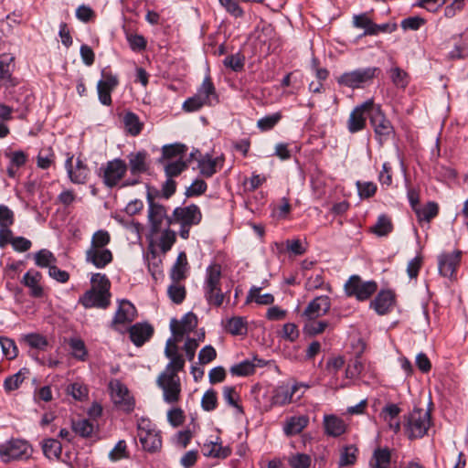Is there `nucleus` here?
<instances>
[{
	"mask_svg": "<svg viewBox=\"0 0 468 468\" xmlns=\"http://www.w3.org/2000/svg\"><path fill=\"white\" fill-rule=\"evenodd\" d=\"M221 266L217 263L210 264L206 269L203 282V292L209 305L219 307L222 305L226 293L221 289Z\"/></svg>",
	"mask_w": 468,
	"mask_h": 468,
	"instance_id": "f257e3e1",
	"label": "nucleus"
},
{
	"mask_svg": "<svg viewBox=\"0 0 468 468\" xmlns=\"http://www.w3.org/2000/svg\"><path fill=\"white\" fill-rule=\"evenodd\" d=\"M213 101L218 102V99L210 77L207 76L197 89V93L184 101L182 109L186 112H195L204 106H211Z\"/></svg>",
	"mask_w": 468,
	"mask_h": 468,
	"instance_id": "f03ea898",
	"label": "nucleus"
},
{
	"mask_svg": "<svg viewBox=\"0 0 468 468\" xmlns=\"http://www.w3.org/2000/svg\"><path fill=\"white\" fill-rule=\"evenodd\" d=\"M404 429L410 440L424 437L431 426V417L429 410L420 408H414L412 411L405 416Z\"/></svg>",
	"mask_w": 468,
	"mask_h": 468,
	"instance_id": "7ed1b4c3",
	"label": "nucleus"
},
{
	"mask_svg": "<svg viewBox=\"0 0 468 468\" xmlns=\"http://www.w3.org/2000/svg\"><path fill=\"white\" fill-rule=\"evenodd\" d=\"M128 166L124 160L114 158L102 165L98 171L99 177L108 188H113L120 184L127 172Z\"/></svg>",
	"mask_w": 468,
	"mask_h": 468,
	"instance_id": "20e7f679",
	"label": "nucleus"
},
{
	"mask_svg": "<svg viewBox=\"0 0 468 468\" xmlns=\"http://www.w3.org/2000/svg\"><path fill=\"white\" fill-rule=\"evenodd\" d=\"M31 452L29 443L21 439L12 438L0 444V459L5 463L27 459Z\"/></svg>",
	"mask_w": 468,
	"mask_h": 468,
	"instance_id": "39448f33",
	"label": "nucleus"
},
{
	"mask_svg": "<svg viewBox=\"0 0 468 468\" xmlns=\"http://www.w3.org/2000/svg\"><path fill=\"white\" fill-rule=\"evenodd\" d=\"M378 290L375 281H363L359 275L354 274L345 283L346 294L358 301L369 299Z\"/></svg>",
	"mask_w": 468,
	"mask_h": 468,
	"instance_id": "423d86ee",
	"label": "nucleus"
},
{
	"mask_svg": "<svg viewBox=\"0 0 468 468\" xmlns=\"http://www.w3.org/2000/svg\"><path fill=\"white\" fill-rule=\"evenodd\" d=\"M146 200L148 204L147 217L150 223V232L152 235H156L161 231L164 222H165L166 227H169L168 220L171 219V216L167 215L165 206L154 201V195L150 188H148L146 193Z\"/></svg>",
	"mask_w": 468,
	"mask_h": 468,
	"instance_id": "0eeeda50",
	"label": "nucleus"
},
{
	"mask_svg": "<svg viewBox=\"0 0 468 468\" xmlns=\"http://www.w3.org/2000/svg\"><path fill=\"white\" fill-rule=\"evenodd\" d=\"M378 72H379V69L377 67L356 69L343 73L338 77L337 82L341 86H346L353 90L360 89L364 87V84L372 80Z\"/></svg>",
	"mask_w": 468,
	"mask_h": 468,
	"instance_id": "6e6552de",
	"label": "nucleus"
},
{
	"mask_svg": "<svg viewBox=\"0 0 468 468\" xmlns=\"http://www.w3.org/2000/svg\"><path fill=\"white\" fill-rule=\"evenodd\" d=\"M370 124L374 129V133L379 144L382 145L390 135L394 133V127L391 122L386 117L381 110V106L373 102L370 111Z\"/></svg>",
	"mask_w": 468,
	"mask_h": 468,
	"instance_id": "1a4fd4ad",
	"label": "nucleus"
},
{
	"mask_svg": "<svg viewBox=\"0 0 468 468\" xmlns=\"http://www.w3.org/2000/svg\"><path fill=\"white\" fill-rule=\"evenodd\" d=\"M137 436L144 451L155 452L162 447L159 432L152 428L151 422L142 419L137 424Z\"/></svg>",
	"mask_w": 468,
	"mask_h": 468,
	"instance_id": "9d476101",
	"label": "nucleus"
},
{
	"mask_svg": "<svg viewBox=\"0 0 468 468\" xmlns=\"http://www.w3.org/2000/svg\"><path fill=\"white\" fill-rule=\"evenodd\" d=\"M109 389L114 405L121 410L130 413L134 410L135 401L130 395L127 387L118 379H112L109 383Z\"/></svg>",
	"mask_w": 468,
	"mask_h": 468,
	"instance_id": "9b49d317",
	"label": "nucleus"
},
{
	"mask_svg": "<svg viewBox=\"0 0 468 468\" xmlns=\"http://www.w3.org/2000/svg\"><path fill=\"white\" fill-rule=\"evenodd\" d=\"M157 386L163 390L164 401L167 404L176 403L180 399L181 383L178 375L160 374L156 379Z\"/></svg>",
	"mask_w": 468,
	"mask_h": 468,
	"instance_id": "f8f14e48",
	"label": "nucleus"
},
{
	"mask_svg": "<svg viewBox=\"0 0 468 468\" xmlns=\"http://www.w3.org/2000/svg\"><path fill=\"white\" fill-rule=\"evenodd\" d=\"M201 219L202 214L199 207L195 204H191L184 207H176L171 216V219L168 220V226L176 223L195 226L199 224Z\"/></svg>",
	"mask_w": 468,
	"mask_h": 468,
	"instance_id": "ddd939ff",
	"label": "nucleus"
},
{
	"mask_svg": "<svg viewBox=\"0 0 468 468\" xmlns=\"http://www.w3.org/2000/svg\"><path fill=\"white\" fill-rule=\"evenodd\" d=\"M373 101L372 99H369L355 107L351 112L347 121V129L351 133H356L365 128L367 117L370 119Z\"/></svg>",
	"mask_w": 468,
	"mask_h": 468,
	"instance_id": "4468645a",
	"label": "nucleus"
},
{
	"mask_svg": "<svg viewBox=\"0 0 468 468\" xmlns=\"http://www.w3.org/2000/svg\"><path fill=\"white\" fill-rule=\"evenodd\" d=\"M462 250L442 252L438 256V270L441 276L452 279L461 262Z\"/></svg>",
	"mask_w": 468,
	"mask_h": 468,
	"instance_id": "2eb2a0df",
	"label": "nucleus"
},
{
	"mask_svg": "<svg viewBox=\"0 0 468 468\" xmlns=\"http://www.w3.org/2000/svg\"><path fill=\"white\" fill-rule=\"evenodd\" d=\"M79 303L86 309H106L111 303V293L98 292L96 289H90L80 297Z\"/></svg>",
	"mask_w": 468,
	"mask_h": 468,
	"instance_id": "dca6fc26",
	"label": "nucleus"
},
{
	"mask_svg": "<svg viewBox=\"0 0 468 468\" xmlns=\"http://www.w3.org/2000/svg\"><path fill=\"white\" fill-rule=\"evenodd\" d=\"M197 325V318L195 314H186L180 321L173 318L170 322V330L176 340L181 339L186 334L193 331Z\"/></svg>",
	"mask_w": 468,
	"mask_h": 468,
	"instance_id": "f3484780",
	"label": "nucleus"
},
{
	"mask_svg": "<svg viewBox=\"0 0 468 468\" xmlns=\"http://www.w3.org/2000/svg\"><path fill=\"white\" fill-rule=\"evenodd\" d=\"M331 307V300L326 295H320L311 301L303 313L307 320H314L324 315Z\"/></svg>",
	"mask_w": 468,
	"mask_h": 468,
	"instance_id": "a211bd4d",
	"label": "nucleus"
},
{
	"mask_svg": "<svg viewBox=\"0 0 468 468\" xmlns=\"http://www.w3.org/2000/svg\"><path fill=\"white\" fill-rule=\"evenodd\" d=\"M223 155L213 158L209 154H199V157L197 158V167L200 174L207 178L217 173L218 166L221 167L223 165Z\"/></svg>",
	"mask_w": 468,
	"mask_h": 468,
	"instance_id": "6ab92c4d",
	"label": "nucleus"
},
{
	"mask_svg": "<svg viewBox=\"0 0 468 468\" xmlns=\"http://www.w3.org/2000/svg\"><path fill=\"white\" fill-rule=\"evenodd\" d=\"M395 303V295L390 290H381L370 303V308L379 315L388 314Z\"/></svg>",
	"mask_w": 468,
	"mask_h": 468,
	"instance_id": "aec40b11",
	"label": "nucleus"
},
{
	"mask_svg": "<svg viewBox=\"0 0 468 468\" xmlns=\"http://www.w3.org/2000/svg\"><path fill=\"white\" fill-rule=\"evenodd\" d=\"M154 331V327L146 322L136 323L129 329L130 339L136 346H142L153 336Z\"/></svg>",
	"mask_w": 468,
	"mask_h": 468,
	"instance_id": "412c9836",
	"label": "nucleus"
},
{
	"mask_svg": "<svg viewBox=\"0 0 468 468\" xmlns=\"http://www.w3.org/2000/svg\"><path fill=\"white\" fill-rule=\"evenodd\" d=\"M136 314V308L130 301L121 300L115 315L112 321V325L131 323L135 319Z\"/></svg>",
	"mask_w": 468,
	"mask_h": 468,
	"instance_id": "4be33fe9",
	"label": "nucleus"
},
{
	"mask_svg": "<svg viewBox=\"0 0 468 468\" xmlns=\"http://www.w3.org/2000/svg\"><path fill=\"white\" fill-rule=\"evenodd\" d=\"M113 260L112 252L110 250H87L85 252V261L97 269H103Z\"/></svg>",
	"mask_w": 468,
	"mask_h": 468,
	"instance_id": "5701e85b",
	"label": "nucleus"
},
{
	"mask_svg": "<svg viewBox=\"0 0 468 468\" xmlns=\"http://www.w3.org/2000/svg\"><path fill=\"white\" fill-rule=\"evenodd\" d=\"M147 157L148 154L144 150L131 153L128 155L129 169L132 176H139L148 171L149 164L147 163Z\"/></svg>",
	"mask_w": 468,
	"mask_h": 468,
	"instance_id": "b1692460",
	"label": "nucleus"
},
{
	"mask_svg": "<svg viewBox=\"0 0 468 468\" xmlns=\"http://www.w3.org/2000/svg\"><path fill=\"white\" fill-rule=\"evenodd\" d=\"M41 278V273L35 270L27 271L23 276L22 283L29 288L32 297L41 298L44 295V290L39 284Z\"/></svg>",
	"mask_w": 468,
	"mask_h": 468,
	"instance_id": "393cba45",
	"label": "nucleus"
},
{
	"mask_svg": "<svg viewBox=\"0 0 468 468\" xmlns=\"http://www.w3.org/2000/svg\"><path fill=\"white\" fill-rule=\"evenodd\" d=\"M299 385L292 386L282 385L279 386L273 393L271 402L273 405L283 406L290 403L292 399L294 393L298 390Z\"/></svg>",
	"mask_w": 468,
	"mask_h": 468,
	"instance_id": "a878e982",
	"label": "nucleus"
},
{
	"mask_svg": "<svg viewBox=\"0 0 468 468\" xmlns=\"http://www.w3.org/2000/svg\"><path fill=\"white\" fill-rule=\"evenodd\" d=\"M13 60V57H9L5 54L0 57V80L4 81V85L6 89L14 88L18 83L17 80L12 76L10 70V64Z\"/></svg>",
	"mask_w": 468,
	"mask_h": 468,
	"instance_id": "bb28decb",
	"label": "nucleus"
},
{
	"mask_svg": "<svg viewBox=\"0 0 468 468\" xmlns=\"http://www.w3.org/2000/svg\"><path fill=\"white\" fill-rule=\"evenodd\" d=\"M324 427L325 433L332 437H338L346 431L345 422L335 415L324 416Z\"/></svg>",
	"mask_w": 468,
	"mask_h": 468,
	"instance_id": "cd10ccee",
	"label": "nucleus"
},
{
	"mask_svg": "<svg viewBox=\"0 0 468 468\" xmlns=\"http://www.w3.org/2000/svg\"><path fill=\"white\" fill-rule=\"evenodd\" d=\"M391 463V452L388 447H378L373 452L369 461L371 468H389Z\"/></svg>",
	"mask_w": 468,
	"mask_h": 468,
	"instance_id": "c85d7f7f",
	"label": "nucleus"
},
{
	"mask_svg": "<svg viewBox=\"0 0 468 468\" xmlns=\"http://www.w3.org/2000/svg\"><path fill=\"white\" fill-rule=\"evenodd\" d=\"M309 423L306 415L292 416L287 419L284 425V432L288 436L299 434Z\"/></svg>",
	"mask_w": 468,
	"mask_h": 468,
	"instance_id": "c756f323",
	"label": "nucleus"
},
{
	"mask_svg": "<svg viewBox=\"0 0 468 468\" xmlns=\"http://www.w3.org/2000/svg\"><path fill=\"white\" fill-rule=\"evenodd\" d=\"M90 169L86 164L77 158L73 170L69 172V178L73 184L83 185L87 182Z\"/></svg>",
	"mask_w": 468,
	"mask_h": 468,
	"instance_id": "7c9ffc66",
	"label": "nucleus"
},
{
	"mask_svg": "<svg viewBox=\"0 0 468 468\" xmlns=\"http://www.w3.org/2000/svg\"><path fill=\"white\" fill-rule=\"evenodd\" d=\"M187 146L183 144H173L169 145H164L162 148V157L159 159L160 163H164L165 160L171 161L173 158H181L186 154Z\"/></svg>",
	"mask_w": 468,
	"mask_h": 468,
	"instance_id": "2f4dec72",
	"label": "nucleus"
},
{
	"mask_svg": "<svg viewBox=\"0 0 468 468\" xmlns=\"http://www.w3.org/2000/svg\"><path fill=\"white\" fill-rule=\"evenodd\" d=\"M30 375V371L27 367H22L16 374L5 378L4 380V388L6 392L17 389L26 378Z\"/></svg>",
	"mask_w": 468,
	"mask_h": 468,
	"instance_id": "473e14b6",
	"label": "nucleus"
},
{
	"mask_svg": "<svg viewBox=\"0 0 468 468\" xmlns=\"http://www.w3.org/2000/svg\"><path fill=\"white\" fill-rule=\"evenodd\" d=\"M226 330L233 335H244L248 332V324L244 317L234 316L226 324Z\"/></svg>",
	"mask_w": 468,
	"mask_h": 468,
	"instance_id": "72a5a7b5",
	"label": "nucleus"
},
{
	"mask_svg": "<svg viewBox=\"0 0 468 468\" xmlns=\"http://www.w3.org/2000/svg\"><path fill=\"white\" fill-rule=\"evenodd\" d=\"M261 288L253 286L249 291L246 303L255 302L261 305H270L274 303V296L271 293H261Z\"/></svg>",
	"mask_w": 468,
	"mask_h": 468,
	"instance_id": "f704fd0d",
	"label": "nucleus"
},
{
	"mask_svg": "<svg viewBox=\"0 0 468 468\" xmlns=\"http://www.w3.org/2000/svg\"><path fill=\"white\" fill-rule=\"evenodd\" d=\"M393 230V224L388 216L381 214L378 216L376 224L371 228V231L378 237L388 235Z\"/></svg>",
	"mask_w": 468,
	"mask_h": 468,
	"instance_id": "c9c22d12",
	"label": "nucleus"
},
{
	"mask_svg": "<svg viewBox=\"0 0 468 468\" xmlns=\"http://www.w3.org/2000/svg\"><path fill=\"white\" fill-rule=\"evenodd\" d=\"M358 450L355 445H347L341 449L338 461L339 467H347L356 463Z\"/></svg>",
	"mask_w": 468,
	"mask_h": 468,
	"instance_id": "e433bc0d",
	"label": "nucleus"
},
{
	"mask_svg": "<svg viewBox=\"0 0 468 468\" xmlns=\"http://www.w3.org/2000/svg\"><path fill=\"white\" fill-rule=\"evenodd\" d=\"M111 242V235L107 230L99 229L91 237L90 245L88 250H108L107 246Z\"/></svg>",
	"mask_w": 468,
	"mask_h": 468,
	"instance_id": "4c0bfd02",
	"label": "nucleus"
},
{
	"mask_svg": "<svg viewBox=\"0 0 468 468\" xmlns=\"http://www.w3.org/2000/svg\"><path fill=\"white\" fill-rule=\"evenodd\" d=\"M123 124L126 132L133 136L138 135L143 129V123L140 122L139 117L132 112L124 114Z\"/></svg>",
	"mask_w": 468,
	"mask_h": 468,
	"instance_id": "58836bf2",
	"label": "nucleus"
},
{
	"mask_svg": "<svg viewBox=\"0 0 468 468\" xmlns=\"http://www.w3.org/2000/svg\"><path fill=\"white\" fill-rule=\"evenodd\" d=\"M439 213V206L436 202L430 201L424 207H419L415 209V214L419 220L430 222Z\"/></svg>",
	"mask_w": 468,
	"mask_h": 468,
	"instance_id": "ea45409f",
	"label": "nucleus"
},
{
	"mask_svg": "<svg viewBox=\"0 0 468 468\" xmlns=\"http://www.w3.org/2000/svg\"><path fill=\"white\" fill-rule=\"evenodd\" d=\"M164 169L166 177L173 178L175 176H179L183 171H185L188 165L187 161H184L181 158H178L175 161H166L164 162Z\"/></svg>",
	"mask_w": 468,
	"mask_h": 468,
	"instance_id": "a19ab883",
	"label": "nucleus"
},
{
	"mask_svg": "<svg viewBox=\"0 0 468 468\" xmlns=\"http://www.w3.org/2000/svg\"><path fill=\"white\" fill-rule=\"evenodd\" d=\"M390 79L392 83L401 89H405L409 82V74L399 67H393L389 69Z\"/></svg>",
	"mask_w": 468,
	"mask_h": 468,
	"instance_id": "79ce46f5",
	"label": "nucleus"
},
{
	"mask_svg": "<svg viewBox=\"0 0 468 468\" xmlns=\"http://www.w3.org/2000/svg\"><path fill=\"white\" fill-rule=\"evenodd\" d=\"M42 449L44 454L49 459L58 458L62 451L61 443L58 440L51 438L43 441Z\"/></svg>",
	"mask_w": 468,
	"mask_h": 468,
	"instance_id": "37998d69",
	"label": "nucleus"
},
{
	"mask_svg": "<svg viewBox=\"0 0 468 468\" xmlns=\"http://www.w3.org/2000/svg\"><path fill=\"white\" fill-rule=\"evenodd\" d=\"M229 372L232 376L237 377H247L254 373L253 362L249 359H245L238 364L233 365L229 368Z\"/></svg>",
	"mask_w": 468,
	"mask_h": 468,
	"instance_id": "c03bdc74",
	"label": "nucleus"
},
{
	"mask_svg": "<svg viewBox=\"0 0 468 468\" xmlns=\"http://www.w3.org/2000/svg\"><path fill=\"white\" fill-rule=\"evenodd\" d=\"M223 65L235 72H239L244 69L245 57L240 52L227 56L223 60Z\"/></svg>",
	"mask_w": 468,
	"mask_h": 468,
	"instance_id": "a18cd8bd",
	"label": "nucleus"
},
{
	"mask_svg": "<svg viewBox=\"0 0 468 468\" xmlns=\"http://www.w3.org/2000/svg\"><path fill=\"white\" fill-rule=\"evenodd\" d=\"M148 271L154 280L163 275L162 260L155 251L152 250L147 256Z\"/></svg>",
	"mask_w": 468,
	"mask_h": 468,
	"instance_id": "49530a36",
	"label": "nucleus"
},
{
	"mask_svg": "<svg viewBox=\"0 0 468 468\" xmlns=\"http://www.w3.org/2000/svg\"><path fill=\"white\" fill-rule=\"evenodd\" d=\"M56 261L53 253L47 249H42L35 254V263L40 268H49L54 265Z\"/></svg>",
	"mask_w": 468,
	"mask_h": 468,
	"instance_id": "de8ad7c7",
	"label": "nucleus"
},
{
	"mask_svg": "<svg viewBox=\"0 0 468 468\" xmlns=\"http://www.w3.org/2000/svg\"><path fill=\"white\" fill-rule=\"evenodd\" d=\"M176 240V234L167 227L161 234L159 239V247L163 253H166L172 248Z\"/></svg>",
	"mask_w": 468,
	"mask_h": 468,
	"instance_id": "09e8293b",
	"label": "nucleus"
},
{
	"mask_svg": "<svg viewBox=\"0 0 468 468\" xmlns=\"http://www.w3.org/2000/svg\"><path fill=\"white\" fill-rule=\"evenodd\" d=\"M167 294L173 303L180 304L186 298V291L185 286L173 282L167 288Z\"/></svg>",
	"mask_w": 468,
	"mask_h": 468,
	"instance_id": "8fccbe9b",
	"label": "nucleus"
},
{
	"mask_svg": "<svg viewBox=\"0 0 468 468\" xmlns=\"http://www.w3.org/2000/svg\"><path fill=\"white\" fill-rule=\"evenodd\" d=\"M69 346L71 350V355L81 361H84L87 356V349L85 346V343L80 338H70L69 341Z\"/></svg>",
	"mask_w": 468,
	"mask_h": 468,
	"instance_id": "3c124183",
	"label": "nucleus"
},
{
	"mask_svg": "<svg viewBox=\"0 0 468 468\" xmlns=\"http://www.w3.org/2000/svg\"><path fill=\"white\" fill-rule=\"evenodd\" d=\"M92 284L91 289H96L98 292H103L105 293H111V282L105 274L94 273L90 278Z\"/></svg>",
	"mask_w": 468,
	"mask_h": 468,
	"instance_id": "603ef678",
	"label": "nucleus"
},
{
	"mask_svg": "<svg viewBox=\"0 0 468 468\" xmlns=\"http://www.w3.org/2000/svg\"><path fill=\"white\" fill-rule=\"evenodd\" d=\"M0 346L4 356L7 359H14L15 357H16L18 350L13 339L5 336H0Z\"/></svg>",
	"mask_w": 468,
	"mask_h": 468,
	"instance_id": "864d4df0",
	"label": "nucleus"
},
{
	"mask_svg": "<svg viewBox=\"0 0 468 468\" xmlns=\"http://www.w3.org/2000/svg\"><path fill=\"white\" fill-rule=\"evenodd\" d=\"M73 431L83 438L90 437L93 431L94 425L89 420H80L77 422H73L72 424Z\"/></svg>",
	"mask_w": 468,
	"mask_h": 468,
	"instance_id": "5fc2aeb1",
	"label": "nucleus"
},
{
	"mask_svg": "<svg viewBox=\"0 0 468 468\" xmlns=\"http://www.w3.org/2000/svg\"><path fill=\"white\" fill-rule=\"evenodd\" d=\"M282 119L281 112H275L266 115L257 122V126L261 131H269L272 129Z\"/></svg>",
	"mask_w": 468,
	"mask_h": 468,
	"instance_id": "6e6d98bb",
	"label": "nucleus"
},
{
	"mask_svg": "<svg viewBox=\"0 0 468 468\" xmlns=\"http://www.w3.org/2000/svg\"><path fill=\"white\" fill-rule=\"evenodd\" d=\"M185 367V359L183 356H176L170 359V362L166 365L165 370L160 374L172 376L173 374L177 375L179 371H182Z\"/></svg>",
	"mask_w": 468,
	"mask_h": 468,
	"instance_id": "4d7b16f0",
	"label": "nucleus"
},
{
	"mask_svg": "<svg viewBox=\"0 0 468 468\" xmlns=\"http://www.w3.org/2000/svg\"><path fill=\"white\" fill-rule=\"evenodd\" d=\"M126 39L130 48L134 52H140L146 48V39L142 35L127 33Z\"/></svg>",
	"mask_w": 468,
	"mask_h": 468,
	"instance_id": "13d9d810",
	"label": "nucleus"
},
{
	"mask_svg": "<svg viewBox=\"0 0 468 468\" xmlns=\"http://www.w3.org/2000/svg\"><path fill=\"white\" fill-rule=\"evenodd\" d=\"M218 406V398L217 392L210 388L207 389L202 399H201V407L205 411H212Z\"/></svg>",
	"mask_w": 468,
	"mask_h": 468,
	"instance_id": "bf43d9fd",
	"label": "nucleus"
},
{
	"mask_svg": "<svg viewBox=\"0 0 468 468\" xmlns=\"http://www.w3.org/2000/svg\"><path fill=\"white\" fill-rule=\"evenodd\" d=\"M219 3L230 16L236 18L243 17L244 11L238 0H219Z\"/></svg>",
	"mask_w": 468,
	"mask_h": 468,
	"instance_id": "052dcab7",
	"label": "nucleus"
},
{
	"mask_svg": "<svg viewBox=\"0 0 468 468\" xmlns=\"http://www.w3.org/2000/svg\"><path fill=\"white\" fill-rule=\"evenodd\" d=\"M292 468H310L311 457L305 453H296L289 458Z\"/></svg>",
	"mask_w": 468,
	"mask_h": 468,
	"instance_id": "680f3d73",
	"label": "nucleus"
},
{
	"mask_svg": "<svg viewBox=\"0 0 468 468\" xmlns=\"http://www.w3.org/2000/svg\"><path fill=\"white\" fill-rule=\"evenodd\" d=\"M363 370L361 356L358 355L354 360L350 361L346 368V377L354 378L360 375Z\"/></svg>",
	"mask_w": 468,
	"mask_h": 468,
	"instance_id": "e2e57ef3",
	"label": "nucleus"
},
{
	"mask_svg": "<svg viewBox=\"0 0 468 468\" xmlns=\"http://www.w3.org/2000/svg\"><path fill=\"white\" fill-rule=\"evenodd\" d=\"M207 185L203 179H196L186 190V197H197L207 191Z\"/></svg>",
	"mask_w": 468,
	"mask_h": 468,
	"instance_id": "0e129e2a",
	"label": "nucleus"
},
{
	"mask_svg": "<svg viewBox=\"0 0 468 468\" xmlns=\"http://www.w3.org/2000/svg\"><path fill=\"white\" fill-rule=\"evenodd\" d=\"M358 194L361 198H369L376 194L377 185L373 182H356Z\"/></svg>",
	"mask_w": 468,
	"mask_h": 468,
	"instance_id": "69168bd1",
	"label": "nucleus"
},
{
	"mask_svg": "<svg viewBox=\"0 0 468 468\" xmlns=\"http://www.w3.org/2000/svg\"><path fill=\"white\" fill-rule=\"evenodd\" d=\"M5 155L9 158V164L15 165L16 168L25 165L27 161V155L21 150L5 152Z\"/></svg>",
	"mask_w": 468,
	"mask_h": 468,
	"instance_id": "338daca9",
	"label": "nucleus"
},
{
	"mask_svg": "<svg viewBox=\"0 0 468 468\" xmlns=\"http://www.w3.org/2000/svg\"><path fill=\"white\" fill-rule=\"evenodd\" d=\"M27 343L33 348L45 349L48 346L46 337L39 334H29L26 336Z\"/></svg>",
	"mask_w": 468,
	"mask_h": 468,
	"instance_id": "774afa93",
	"label": "nucleus"
}]
</instances>
